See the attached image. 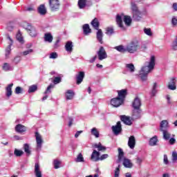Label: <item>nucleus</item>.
<instances>
[{
  "instance_id": "f257e3e1",
  "label": "nucleus",
  "mask_w": 177,
  "mask_h": 177,
  "mask_svg": "<svg viewBox=\"0 0 177 177\" xmlns=\"http://www.w3.org/2000/svg\"><path fill=\"white\" fill-rule=\"evenodd\" d=\"M145 64L147 66H143L139 73V77L142 81H146L149 73L154 70V66H156V57L154 55L151 56L149 62H146Z\"/></svg>"
},
{
  "instance_id": "f03ea898",
  "label": "nucleus",
  "mask_w": 177,
  "mask_h": 177,
  "mask_svg": "<svg viewBox=\"0 0 177 177\" xmlns=\"http://www.w3.org/2000/svg\"><path fill=\"white\" fill-rule=\"evenodd\" d=\"M122 20L124 23L129 27L132 24V18L128 15H124V14H118L116 16V23L118 24L119 27L122 28Z\"/></svg>"
},
{
  "instance_id": "7ed1b4c3",
  "label": "nucleus",
  "mask_w": 177,
  "mask_h": 177,
  "mask_svg": "<svg viewBox=\"0 0 177 177\" xmlns=\"http://www.w3.org/2000/svg\"><path fill=\"white\" fill-rule=\"evenodd\" d=\"M139 49H140V45L139 44V40L138 39L131 41L126 46V50L129 53H136Z\"/></svg>"
},
{
  "instance_id": "20e7f679",
  "label": "nucleus",
  "mask_w": 177,
  "mask_h": 177,
  "mask_svg": "<svg viewBox=\"0 0 177 177\" xmlns=\"http://www.w3.org/2000/svg\"><path fill=\"white\" fill-rule=\"evenodd\" d=\"M22 27L27 31V32H28L30 37H35L37 35V29H35L34 26H32L31 24L24 22L22 24Z\"/></svg>"
},
{
  "instance_id": "39448f33",
  "label": "nucleus",
  "mask_w": 177,
  "mask_h": 177,
  "mask_svg": "<svg viewBox=\"0 0 177 177\" xmlns=\"http://www.w3.org/2000/svg\"><path fill=\"white\" fill-rule=\"evenodd\" d=\"M49 5L53 12L57 10V9H59V7L60 6L59 0H49Z\"/></svg>"
},
{
  "instance_id": "423d86ee",
  "label": "nucleus",
  "mask_w": 177,
  "mask_h": 177,
  "mask_svg": "<svg viewBox=\"0 0 177 177\" xmlns=\"http://www.w3.org/2000/svg\"><path fill=\"white\" fill-rule=\"evenodd\" d=\"M97 55L99 60H104V59H107V53H106V50H104L103 46L100 48Z\"/></svg>"
},
{
  "instance_id": "0eeeda50",
  "label": "nucleus",
  "mask_w": 177,
  "mask_h": 177,
  "mask_svg": "<svg viewBox=\"0 0 177 177\" xmlns=\"http://www.w3.org/2000/svg\"><path fill=\"white\" fill-rule=\"evenodd\" d=\"M36 138V143H37V150H40L42 147V143H44V140H42V136H40L38 132L35 133Z\"/></svg>"
},
{
  "instance_id": "6e6552de",
  "label": "nucleus",
  "mask_w": 177,
  "mask_h": 177,
  "mask_svg": "<svg viewBox=\"0 0 177 177\" xmlns=\"http://www.w3.org/2000/svg\"><path fill=\"white\" fill-rule=\"evenodd\" d=\"M112 131L114 135H120V132L122 131L121 127V122H118L116 125L112 127Z\"/></svg>"
},
{
  "instance_id": "1a4fd4ad",
  "label": "nucleus",
  "mask_w": 177,
  "mask_h": 177,
  "mask_svg": "<svg viewBox=\"0 0 177 177\" xmlns=\"http://www.w3.org/2000/svg\"><path fill=\"white\" fill-rule=\"evenodd\" d=\"M122 103H124V101L118 98V97L113 98L111 100V104L113 107H120V106H121V104H122Z\"/></svg>"
},
{
  "instance_id": "9d476101",
  "label": "nucleus",
  "mask_w": 177,
  "mask_h": 177,
  "mask_svg": "<svg viewBox=\"0 0 177 177\" xmlns=\"http://www.w3.org/2000/svg\"><path fill=\"white\" fill-rule=\"evenodd\" d=\"M128 146L131 150L135 149V146H136V139L135 136H131L129 138Z\"/></svg>"
},
{
  "instance_id": "9b49d317",
  "label": "nucleus",
  "mask_w": 177,
  "mask_h": 177,
  "mask_svg": "<svg viewBox=\"0 0 177 177\" xmlns=\"http://www.w3.org/2000/svg\"><path fill=\"white\" fill-rule=\"evenodd\" d=\"M85 77V73L83 71H80L76 75V84L80 85L83 81L84 78Z\"/></svg>"
},
{
  "instance_id": "f8f14e48",
  "label": "nucleus",
  "mask_w": 177,
  "mask_h": 177,
  "mask_svg": "<svg viewBox=\"0 0 177 177\" xmlns=\"http://www.w3.org/2000/svg\"><path fill=\"white\" fill-rule=\"evenodd\" d=\"M168 88L171 91H175L176 89V78L171 77L168 84Z\"/></svg>"
},
{
  "instance_id": "ddd939ff",
  "label": "nucleus",
  "mask_w": 177,
  "mask_h": 177,
  "mask_svg": "<svg viewBox=\"0 0 177 177\" xmlns=\"http://www.w3.org/2000/svg\"><path fill=\"white\" fill-rule=\"evenodd\" d=\"M118 98L120 99L121 100H122L124 102V100H125V97H127V89H122L120 91H118Z\"/></svg>"
},
{
  "instance_id": "4468645a",
  "label": "nucleus",
  "mask_w": 177,
  "mask_h": 177,
  "mask_svg": "<svg viewBox=\"0 0 177 177\" xmlns=\"http://www.w3.org/2000/svg\"><path fill=\"white\" fill-rule=\"evenodd\" d=\"M100 158V152L94 149L91 154V160H93V161H99Z\"/></svg>"
},
{
  "instance_id": "2eb2a0df",
  "label": "nucleus",
  "mask_w": 177,
  "mask_h": 177,
  "mask_svg": "<svg viewBox=\"0 0 177 177\" xmlns=\"http://www.w3.org/2000/svg\"><path fill=\"white\" fill-rule=\"evenodd\" d=\"M141 106H142V102L140 101V99L139 97H136L134 99V101L133 102V109H140Z\"/></svg>"
},
{
  "instance_id": "dca6fc26",
  "label": "nucleus",
  "mask_w": 177,
  "mask_h": 177,
  "mask_svg": "<svg viewBox=\"0 0 177 177\" xmlns=\"http://www.w3.org/2000/svg\"><path fill=\"white\" fill-rule=\"evenodd\" d=\"M121 121L124 122V124H126V125H132V121L131 120V118L127 115H122L120 117Z\"/></svg>"
},
{
  "instance_id": "f3484780",
  "label": "nucleus",
  "mask_w": 177,
  "mask_h": 177,
  "mask_svg": "<svg viewBox=\"0 0 177 177\" xmlns=\"http://www.w3.org/2000/svg\"><path fill=\"white\" fill-rule=\"evenodd\" d=\"M35 174L36 177H42V172H41V169H39V163H35Z\"/></svg>"
},
{
  "instance_id": "a211bd4d",
  "label": "nucleus",
  "mask_w": 177,
  "mask_h": 177,
  "mask_svg": "<svg viewBox=\"0 0 177 177\" xmlns=\"http://www.w3.org/2000/svg\"><path fill=\"white\" fill-rule=\"evenodd\" d=\"M44 41L45 42H48V44H51L53 41V36L50 32H47L44 34Z\"/></svg>"
},
{
  "instance_id": "6ab92c4d",
  "label": "nucleus",
  "mask_w": 177,
  "mask_h": 177,
  "mask_svg": "<svg viewBox=\"0 0 177 177\" xmlns=\"http://www.w3.org/2000/svg\"><path fill=\"white\" fill-rule=\"evenodd\" d=\"M83 32H84V35H89V34H91V32H92V30L89 27V24H86L83 25Z\"/></svg>"
},
{
  "instance_id": "aec40b11",
  "label": "nucleus",
  "mask_w": 177,
  "mask_h": 177,
  "mask_svg": "<svg viewBox=\"0 0 177 177\" xmlns=\"http://www.w3.org/2000/svg\"><path fill=\"white\" fill-rule=\"evenodd\" d=\"M66 100H71L74 97V91L73 90H68L65 93Z\"/></svg>"
},
{
  "instance_id": "412c9836",
  "label": "nucleus",
  "mask_w": 177,
  "mask_h": 177,
  "mask_svg": "<svg viewBox=\"0 0 177 177\" xmlns=\"http://www.w3.org/2000/svg\"><path fill=\"white\" fill-rule=\"evenodd\" d=\"M140 113H142V110H140V109H134L133 111V118H140Z\"/></svg>"
},
{
  "instance_id": "4be33fe9",
  "label": "nucleus",
  "mask_w": 177,
  "mask_h": 177,
  "mask_svg": "<svg viewBox=\"0 0 177 177\" xmlns=\"http://www.w3.org/2000/svg\"><path fill=\"white\" fill-rule=\"evenodd\" d=\"M12 86H13V83H11L8 84V86L6 87V95L7 96V97H10V96H12Z\"/></svg>"
},
{
  "instance_id": "5701e85b",
  "label": "nucleus",
  "mask_w": 177,
  "mask_h": 177,
  "mask_svg": "<svg viewBox=\"0 0 177 177\" xmlns=\"http://www.w3.org/2000/svg\"><path fill=\"white\" fill-rule=\"evenodd\" d=\"M66 52L71 53L73 52V41H67L65 45Z\"/></svg>"
},
{
  "instance_id": "b1692460",
  "label": "nucleus",
  "mask_w": 177,
  "mask_h": 177,
  "mask_svg": "<svg viewBox=\"0 0 177 177\" xmlns=\"http://www.w3.org/2000/svg\"><path fill=\"white\" fill-rule=\"evenodd\" d=\"M97 39L100 43L103 44V32H102L101 29L97 30Z\"/></svg>"
},
{
  "instance_id": "393cba45",
  "label": "nucleus",
  "mask_w": 177,
  "mask_h": 177,
  "mask_svg": "<svg viewBox=\"0 0 177 177\" xmlns=\"http://www.w3.org/2000/svg\"><path fill=\"white\" fill-rule=\"evenodd\" d=\"M169 126H168V121L167 120H162L161 122H160V130L162 131H167V128L169 127Z\"/></svg>"
},
{
  "instance_id": "a878e982",
  "label": "nucleus",
  "mask_w": 177,
  "mask_h": 177,
  "mask_svg": "<svg viewBox=\"0 0 177 177\" xmlns=\"http://www.w3.org/2000/svg\"><path fill=\"white\" fill-rule=\"evenodd\" d=\"M100 24L99 23V20L97 18H95L92 21H91V26L95 28V30H99V26Z\"/></svg>"
},
{
  "instance_id": "bb28decb",
  "label": "nucleus",
  "mask_w": 177,
  "mask_h": 177,
  "mask_svg": "<svg viewBox=\"0 0 177 177\" xmlns=\"http://www.w3.org/2000/svg\"><path fill=\"white\" fill-rule=\"evenodd\" d=\"M133 19L136 21H140V19H142V13H140V11L133 13Z\"/></svg>"
},
{
  "instance_id": "cd10ccee",
  "label": "nucleus",
  "mask_w": 177,
  "mask_h": 177,
  "mask_svg": "<svg viewBox=\"0 0 177 177\" xmlns=\"http://www.w3.org/2000/svg\"><path fill=\"white\" fill-rule=\"evenodd\" d=\"M123 165L126 168H132V167H133V165L132 164V162H131V160L127 158L124 159Z\"/></svg>"
},
{
  "instance_id": "c85d7f7f",
  "label": "nucleus",
  "mask_w": 177,
  "mask_h": 177,
  "mask_svg": "<svg viewBox=\"0 0 177 177\" xmlns=\"http://www.w3.org/2000/svg\"><path fill=\"white\" fill-rule=\"evenodd\" d=\"M15 130L17 132H19V133H21V132H26V127H24L21 124H18L16 126Z\"/></svg>"
},
{
  "instance_id": "c756f323",
  "label": "nucleus",
  "mask_w": 177,
  "mask_h": 177,
  "mask_svg": "<svg viewBox=\"0 0 177 177\" xmlns=\"http://www.w3.org/2000/svg\"><path fill=\"white\" fill-rule=\"evenodd\" d=\"M157 142H158V139L155 136L149 140V146H157Z\"/></svg>"
},
{
  "instance_id": "7c9ffc66",
  "label": "nucleus",
  "mask_w": 177,
  "mask_h": 177,
  "mask_svg": "<svg viewBox=\"0 0 177 177\" xmlns=\"http://www.w3.org/2000/svg\"><path fill=\"white\" fill-rule=\"evenodd\" d=\"M94 147L98 149V151H106V147L102 145V143L95 144Z\"/></svg>"
},
{
  "instance_id": "2f4dec72",
  "label": "nucleus",
  "mask_w": 177,
  "mask_h": 177,
  "mask_svg": "<svg viewBox=\"0 0 177 177\" xmlns=\"http://www.w3.org/2000/svg\"><path fill=\"white\" fill-rule=\"evenodd\" d=\"M115 49L121 53H125V52H127V47H124L122 45L115 46Z\"/></svg>"
},
{
  "instance_id": "473e14b6",
  "label": "nucleus",
  "mask_w": 177,
  "mask_h": 177,
  "mask_svg": "<svg viewBox=\"0 0 177 177\" xmlns=\"http://www.w3.org/2000/svg\"><path fill=\"white\" fill-rule=\"evenodd\" d=\"M38 12L40 15H46V8H45L44 5H41L39 8H38Z\"/></svg>"
},
{
  "instance_id": "72a5a7b5",
  "label": "nucleus",
  "mask_w": 177,
  "mask_h": 177,
  "mask_svg": "<svg viewBox=\"0 0 177 177\" xmlns=\"http://www.w3.org/2000/svg\"><path fill=\"white\" fill-rule=\"evenodd\" d=\"M162 132L163 133V139H165V140H169L171 138V133L168 132V130H164L162 131Z\"/></svg>"
},
{
  "instance_id": "f704fd0d",
  "label": "nucleus",
  "mask_w": 177,
  "mask_h": 177,
  "mask_svg": "<svg viewBox=\"0 0 177 177\" xmlns=\"http://www.w3.org/2000/svg\"><path fill=\"white\" fill-rule=\"evenodd\" d=\"M78 6L80 9H84L86 6V0H79Z\"/></svg>"
},
{
  "instance_id": "c9c22d12",
  "label": "nucleus",
  "mask_w": 177,
  "mask_h": 177,
  "mask_svg": "<svg viewBox=\"0 0 177 177\" xmlns=\"http://www.w3.org/2000/svg\"><path fill=\"white\" fill-rule=\"evenodd\" d=\"M126 68H127V71H130V73H133V71H135V66H133V64H127Z\"/></svg>"
},
{
  "instance_id": "e433bc0d",
  "label": "nucleus",
  "mask_w": 177,
  "mask_h": 177,
  "mask_svg": "<svg viewBox=\"0 0 177 177\" xmlns=\"http://www.w3.org/2000/svg\"><path fill=\"white\" fill-rule=\"evenodd\" d=\"M24 149L25 153H26V154H28V156L31 154V150H30V145L28 144H24Z\"/></svg>"
},
{
  "instance_id": "4c0bfd02",
  "label": "nucleus",
  "mask_w": 177,
  "mask_h": 177,
  "mask_svg": "<svg viewBox=\"0 0 177 177\" xmlns=\"http://www.w3.org/2000/svg\"><path fill=\"white\" fill-rule=\"evenodd\" d=\"M14 154H15V156H16V157H21V156H23V154H24V152L21 150L15 149L14 151Z\"/></svg>"
},
{
  "instance_id": "58836bf2",
  "label": "nucleus",
  "mask_w": 177,
  "mask_h": 177,
  "mask_svg": "<svg viewBox=\"0 0 177 177\" xmlns=\"http://www.w3.org/2000/svg\"><path fill=\"white\" fill-rule=\"evenodd\" d=\"M91 135H93L95 138H99V131H97V129L96 127H93L91 129Z\"/></svg>"
},
{
  "instance_id": "ea45409f",
  "label": "nucleus",
  "mask_w": 177,
  "mask_h": 177,
  "mask_svg": "<svg viewBox=\"0 0 177 177\" xmlns=\"http://www.w3.org/2000/svg\"><path fill=\"white\" fill-rule=\"evenodd\" d=\"M106 35H113L114 34V29L112 27H108L106 29Z\"/></svg>"
},
{
  "instance_id": "a19ab883",
  "label": "nucleus",
  "mask_w": 177,
  "mask_h": 177,
  "mask_svg": "<svg viewBox=\"0 0 177 177\" xmlns=\"http://www.w3.org/2000/svg\"><path fill=\"white\" fill-rule=\"evenodd\" d=\"M12 48V44H10L6 49V58H9V55H10V50Z\"/></svg>"
},
{
  "instance_id": "79ce46f5",
  "label": "nucleus",
  "mask_w": 177,
  "mask_h": 177,
  "mask_svg": "<svg viewBox=\"0 0 177 177\" xmlns=\"http://www.w3.org/2000/svg\"><path fill=\"white\" fill-rule=\"evenodd\" d=\"M84 156H82V153H79L77 158L75 159L76 162H84Z\"/></svg>"
},
{
  "instance_id": "37998d69",
  "label": "nucleus",
  "mask_w": 177,
  "mask_h": 177,
  "mask_svg": "<svg viewBox=\"0 0 177 177\" xmlns=\"http://www.w3.org/2000/svg\"><path fill=\"white\" fill-rule=\"evenodd\" d=\"M16 39H17V41H19V42H20L21 44H24V40L23 39V36H21V33L18 32L16 35Z\"/></svg>"
},
{
  "instance_id": "c03bdc74",
  "label": "nucleus",
  "mask_w": 177,
  "mask_h": 177,
  "mask_svg": "<svg viewBox=\"0 0 177 177\" xmlns=\"http://www.w3.org/2000/svg\"><path fill=\"white\" fill-rule=\"evenodd\" d=\"M144 32L146 34V35H148L149 37H151L153 35V32H151V28H144Z\"/></svg>"
},
{
  "instance_id": "a18cd8bd",
  "label": "nucleus",
  "mask_w": 177,
  "mask_h": 177,
  "mask_svg": "<svg viewBox=\"0 0 177 177\" xmlns=\"http://www.w3.org/2000/svg\"><path fill=\"white\" fill-rule=\"evenodd\" d=\"M37 89H38V87L37 86V85L30 86L28 89V93H32L33 92H35Z\"/></svg>"
},
{
  "instance_id": "49530a36",
  "label": "nucleus",
  "mask_w": 177,
  "mask_h": 177,
  "mask_svg": "<svg viewBox=\"0 0 177 177\" xmlns=\"http://www.w3.org/2000/svg\"><path fill=\"white\" fill-rule=\"evenodd\" d=\"M32 52H34V50L32 48H30L28 50H26L22 52L21 55L23 56H27V55H30V54L32 53Z\"/></svg>"
},
{
  "instance_id": "de8ad7c7",
  "label": "nucleus",
  "mask_w": 177,
  "mask_h": 177,
  "mask_svg": "<svg viewBox=\"0 0 177 177\" xmlns=\"http://www.w3.org/2000/svg\"><path fill=\"white\" fill-rule=\"evenodd\" d=\"M136 162L138 165H142V163L143 162V158L137 156L136 158Z\"/></svg>"
},
{
  "instance_id": "09e8293b",
  "label": "nucleus",
  "mask_w": 177,
  "mask_h": 177,
  "mask_svg": "<svg viewBox=\"0 0 177 177\" xmlns=\"http://www.w3.org/2000/svg\"><path fill=\"white\" fill-rule=\"evenodd\" d=\"M3 70H4V71H9V70H10V64L4 63L3 65Z\"/></svg>"
},
{
  "instance_id": "8fccbe9b",
  "label": "nucleus",
  "mask_w": 177,
  "mask_h": 177,
  "mask_svg": "<svg viewBox=\"0 0 177 177\" xmlns=\"http://www.w3.org/2000/svg\"><path fill=\"white\" fill-rule=\"evenodd\" d=\"M118 154L119 160H122V157H124V151H122V149L118 148Z\"/></svg>"
},
{
  "instance_id": "3c124183",
  "label": "nucleus",
  "mask_w": 177,
  "mask_h": 177,
  "mask_svg": "<svg viewBox=\"0 0 177 177\" xmlns=\"http://www.w3.org/2000/svg\"><path fill=\"white\" fill-rule=\"evenodd\" d=\"M53 164H54V168L55 169H58V168H60V164H61L60 161L57 160H55Z\"/></svg>"
},
{
  "instance_id": "603ef678",
  "label": "nucleus",
  "mask_w": 177,
  "mask_h": 177,
  "mask_svg": "<svg viewBox=\"0 0 177 177\" xmlns=\"http://www.w3.org/2000/svg\"><path fill=\"white\" fill-rule=\"evenodd\" d=\"M131 10H133V13H137V12H140L139 10H138L136 5L133 3H131Z\"/></svg>"
},
{
  "instance_id": "864d4df0",
  "label": "nucleus",
  "mask_w": 177,
  "mask_h": 177,
  "mask_svg": "<svg viewBox=\"0 0 177 177\" xmlns=\"http://www.w3.org/2000/svg\"><path fill=\"white\" fill-rule=\"evenodd\" d=\"M152 96H155L157 93V83L153 84V89H152Z\"/></svg>"
},
{
  "instance_id": "5fc2aeb1",
  "label": "nucleus",
  "mask_w": 177,
  "mask_h": 177,
  "mask_svg": "<svg viewBox=\"0 0 177 177\" xmlns=\"http://www.w3.org/2000/svg\"><path fill=\"white\" fill-rule=\"evenodd\" d=\"M60 82H62V77H55L54 80H53V83L56 85L57 84H60Z\"/></svg>"
},
{
  "instance_id": "6e6d98bb",
  "label": "nucleus",
  "mask_w": 177,
  "mask_h": 177,
  "mask_svg": "<svg viewBox=\"0 0 177 177\" xmlns=\"http://www.w3.org/2000/svg\"><path fill=\"white\" fill-rule=\"evenodd\" d=\"M53 88H55V85L51 84H50L48 87L46 91H45L44 93H50V89H53Z\"/></svg>"
},
{
  "instance_id": "4d7b16f0",
  "label": "nucleus",
  "mask_w": 177,
  "mask_h": 177,
  "mask_svg": "<svg viewBox=\"0 0 177 177\" xmlns=\"http://www.w3.org/2000/svg\"><path fill=\"white\" fill-rule=\"evenodd\" d=\"M172 48L174 50H177V38L172 43Z\"/></svg>"
},
{
  "instance_id": "13d9d810",
  "label": "nucleus",
  "mask_w": 177,
  "mask_h": 177,
  "mask_svg": "<svg viewBox=\"0 0 177 177\" xmlns=\"http://www.w3.org/2000/svg\"><path fill=\"white\" fill-rule=\"evenodd\" d=\"M109 158V154H103L100 157L99 161H103V160H106V158Z\"/></svg>"
},
{
  "instance_id": "bf43d9fd",
  "label": "nucleus",
  "mask_w": 177,
  "mask_h": 177,
  "mask_svg": "<svg viewBox=\"0 0 177 177\" xmlns=\"http://www.w3.org/2000/svg\"><path fill=\"white\" fill-rule=\"evenodd\" d=\"M120 176V167H117L115 170L114 177Z\"/></svg>"
},
{
  "instance_id": "052dcab7",
  "label": "nucleus",
  "mask_w": 177,
  "mask_h": 177,
  "mask_svg": "<svg viewBox=\"0 0 177 177\" xmlns=\"http://www.w3.org/2000/svg\"><path fill=\"white\" fill-rule=\"evenodd\" d=\"M20 60H21V59L20 58V57H15L14 58L13 62H14V63H15V64H17L20 63Z\"/></svg>"
},
{
  "instance_id": "680f3d73",
  "label": "nucleus",
  "mask_w": 177,
  "mask_h": 177,
  "mask_svg": "<svg viewBox=\"0 0 177 177\" xmlns=\"http://www.w3.org/2000/svg\"><path fill=\"white\" fill-rule=\"evenodd\" d=\"M164 164L166 165H168L169 164V162L168 161V156L167 155H164V159H163Z\"/></svg>"
},
{
  "instance_id": "e2e57ef3",
  "label": "nucleus",
  "mask_w": 177,
  "mask_h": 177,
  "mask_svg": "<svg viewBox=\"0 0 177 177\" xmlns=\"http://www.w3.org/2000/svg\"><path fill=\"white\" fill-rule=\"evenodd\" d=\"M172 160H173V161H177V153H176V151H173V153H172Z\"/></svg>"
},
{
  "instance_id": "0e129e2a",
  "label": "nucleus",
  "mask_w": 177,
  "mask_h": 177,
  "mask_svg": "<svg viewBox=\"0 0 177 177\" xmlns=\"http://www.w3.org/2000/svg\"><path fill=\"white\" fill-rule=\"evenodd\" d=\"M50 59H57V53H52L50 55Z\"/></svg>"
},
{
  "instance_id": "69168bd1",
  "label": "nucleus",
  "mask_w": 177,
  "mask_h": 177,
  "mask_svg": "<svg viewBox=\"0 0 177 177\" xmlns=\"http://www.w3.org/2000/svg\"><path fill=\"white\" fill-rule=\"evenodd\" d=\"M15 93H17V95H19V93H21V87L17 86L15 88Z\"/></svg>"
},
{
  "instance_id": "338daca9",
  "label": "nucleus",
  "mask_w": 177,
  "mask_h": 177,
  "mask_svg": "<svg viewBox=\"0 0 177 177\" xmlns=\"http://www.w3.org/2000/svg\"><path fill=\"white\" fill-rule=\"evenodd\" d=\"M171 24L173 26H176L177 24V19L176 17H174L171 19Z\"/></svg>"
},
{
  "instance_id": "774afa93",
  "label": "nucleus",
  "mask_w": 177,
  "mask_h": 177,
  "mask_svg": "<svg viewBox=\"0 0 177 177\" xmlns=\"http://www.w3.org/2000/svg\"><path fill=\"white\" fill-rule=\"evenodd\" d=\"M169 142L170 145H174L175 142H176V140H175V138H171L169 139Z\"/></svg>"
}]
</instances>
